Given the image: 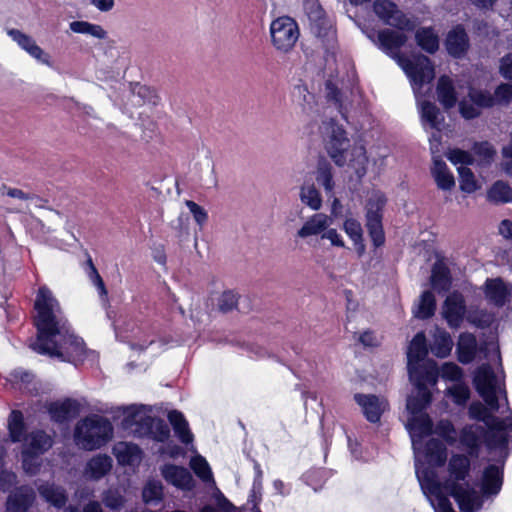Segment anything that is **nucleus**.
Wrapping results in <instances>:
<instances>
[{"label":"nucleus","instance_id":"1","mask_svg":"<svg viewBox=\"0 0 512 512\" xmlns=\"http://www.w3.org/2000/svg\"><path fill=\"white\" fill-rule=\"evenodd\" d=\"M429 429H421L419 432L418 445L412 434H410L415 458V472L422 492V475L438 488L439 496L449 503L451 495L457 502L462 512H476L481 509L484 497L494 496L499 493L502 486V472L499 467L490 465L482 476V494L475 490L467 481L470 471V460L464 455H453L448 463L449 477L444 484L438 481L434 467L442 466L447 459L446 447L437 439L431 438L425 442V438L433 431V424L428 416Z\"/></svg>","mask_w":512,"mask_h":512},{"label":"nucleus","instance_id":"2","mask_svg":"<svg viewBox=\"0 0 512 512\" xmlns=\"http://www.w3.org/2000/svg\"><path fill=\"white\" fill-rule=\"evenodd\" d=\"M34 309L37 338L30 344L34 351L73 364L95 358V352L87 350L83 340L70 330L58 300L48 287L38 289Z\"/></svg>","mask_w":512,"mask_h":512},{"label":"nucleus","instance_id":"3","mask_svg":"<svg viewBox=\"0 0 512 512\" xmlns=\"http://www.w3.org/2000/svg\"><path fill=\"white\" fill-rule=\"evenodd\" d=\"M428 348L426 337L423 332L417 333L411 340L407 350V367L409 377L417 389V394L408 397L407 412L409 414L406 428L412 434L418 445L419 432L421 429H429L428 414L426 407L431 402V392L428 386H434L438 380V367L436 362L425 360Z\"/></svg>","mask_w":512,"mask_h":512},{"label":"nucleus","instance_id":"4","mask_svg":"<svg viewBox=\"0 0 512 512\" xmlns=\"http://www.w3.org/2000/svg\"><path fill=\"white\" fill-rule=\"evenodd\" d=\"M502 378V371L495 372L490 365H482L477 370L474 384L488 408L480 402H474L469 407V415L473 419L483 421L491 430L497 432L500 442L504 444L512 433V416L501 420L490 414L500 409L501 398L507 402L502 388Z\"/></svg>","mask_w":512,"mask_h":512},{"label":"nucleus","instance_id":"5","mask_svg":"<svg viewBox=\"0 0 512 512\" xmlns=\"http://www.w3.org/2000/svg\"><path fill=\"white\" fill-rule=\"evenodd\" d=\"M367 37L387 55L396 60L410 79L414 93L429 84L435 77L434 66L431 60L424 55H417L408 59L399 54V49L406 43L407 37L403 33L390 29L381 30L375 35L364 31Z\"/></svg>","mask_w":512,"mask_h":512},{"label":"nucleus","instance_id":"6","mask_svg":"<svg viewBox=\"0 0 512 512\" xmlns=\"http://www.w3.org/2000/svg\"><path fill=\"white\" fill-rule=\"evenodd\" d=\"M326 148L336 165L350 166L358 177L365 175L368 158L366 150L361 145H355L349 149V140L344 129L331 121L327 128Z\"/></svg>","mask_w":512,"mask_h":512},{"label":"nucleus","instance_id":"7","mask_svg":"<svg viewBox=\"0 0 512 512\" xmlns=\"http://www.w3.org/2000/svg\"><path fill=\"white\" fill-rule=\"evenodd\" d=\"M121 427L128 434L150 437L164 442L170 436L168 425L151 415V409L144 405H131L123 408Z\"/></svg>","mask_w":512,"mask_h":512},{"label":"nucleus","instance_id":"8","mask_svg":"<svg viewBox=\"0 0 512 512\" xmlns=\"http://www.w3.org/2000/svg\"><path fill=\"white\" fill-rule=\"evenodd\" d=\"M113 436L111 422L100 415H90L77 422L74 428V442L84 450L92 451L105 445Z\"/></svg>","mask_w":512,"mask_h":512},{"label":"nucleus","instance_id":"9","mask_svg":"<svg viewBox=\"0 0 512 512\" xmlns=\"http://www.w3.org/2000/svg\"><path fill=\"white\" fill-rule=\"evenodd\" d=\"M9 435L13 442L23 441L22 450H29V453L41 455L52 447V439L43 431H33L23 437L24 422L23 415L19 411H12L8 420Z\"/></svg>","mask_w":512,"mask_h":512},{"label":"nucleus","instance_id":"10","mask_svg":"<svg viewBox=\"0 0 512 512\" xmlns=\"http://www.w3.org/2000/svg\"><path fill=\"white\" fill-rule=\"evenodd\" d=\"M270 34L273 46L278 51L288 52L297 42L299 30L292 18L283 16L272 21Z\"/></svg>","mask_w":512,"mask_h":512},{"label":"nucleus","instance_id":"11","mask_svg":"<svg viewBox=\"0 0 512 512\" xmlns=\"http://www.w3.org/2000/svg\"><path fill=\"white\" fill-rule=\"evenodd\" d=\"M373 11L387 25L401 30H412L415 27L414 22L391 0H375Z\"/></svg>","mask_w":512,"mask_h":512},{"label":"nucleus","instance_id":"12","mask_svg":"<svg viewBox=\"0 0 512 512\" xmlns=\"http://www.w3.org/2000/svg\"><path fill=\"white\" fill-rule=\"evenodd\" d=\"M385 197L380 193H374L367 203V228L370 237L376 247L384 243V233L381 224L380 210L385 204Z\"/></svg>","mask_w":512,"mask_h":512},{"label":"nucleus","instance_id":"13","mask_svg":"<svg viewBox=\"0 0 512 512\" xmlns=\"http://www.w3.org/2000/svg\"><path fill=\"white\" fill-rule=\"evenodd\" d=\"M9 37L29 56L35 59L38 63L48 67H54V60L52 56L42 49L30 35L18 30H8Z\"/></svg>","mask_w":512,"mask_h":512},{"label":"nucleus","instance_id":"14","mask_svg":"<svg viewBox=\"0 0 512 512\" xmlns=\"http://www.w3.org/2000/svg\"><path fill=\"white\" fill-rule=\"evenodd\" d=\"M468 98L472 104H469L465 98L459 102L460 113L466 119L477 117L481 108H489L495 105L494 96L486 90L468 87Z\"/></svg>","mask_w":512,"mask_h":512},{"label":"nucleus","instance_id":"15","mask_svg":"<svg viewBox=\"0 0 512 512\" xmlns=\"http://www.w3.org/2000/svg\"><path fill=\"white\" fill-rule=\"evenodd\" d=\"M304 7L311 32L318 38H332V23L325 16L320 4L315 0H307Z\"/></svg>","mask_w":512,"mask_h":512},{"label":"nucleus","instance_id":"16","mask_svg":"<svg viewBox=\"0 0 512 512\" xmlns=\"http://www.w3.org/2000/svg\"><path fill=\"white\" fill-rule=\"evenodd\" d=\"M354 400L371 423L379 422L382 414L389 408L388 401L382 396L359 393L354 395Z\"/></svg>","mask_w":512,"mask_h":512},{"label":"nucleus","instance_id":"17","mask_svg":"<svg viewBox=\"0 0 512 512\" xmlns=\"http://www.w3.org/2000/svg\"><path fill=\"white\" fill-rule=\"evenodd\" d=\"M441 313L451 328H458L466 315V305L462 294L453 292L448 295Z\"/></svg>","mask_w":512,"mask_h":512},{"label":"nucleus","instance_id":"18","mask_svg":"<svg viewBox=\"0 0 512 512\" xmlns=\"http://www.w3.org/2000/svg\"><path fill=\"white\" fill-rule=\"evenodd\" d=\"M333 223L331 216L325 213H315L308 217L297 230L296 237L306 240L313 236H322L323 231Z\"/></svg>","mask_w":512,"mask_h":512},{"label":"nucleus","instance_id":"19","mask_svg":"<svg viewBox=\"0 0 512 512\" xmlns=\"http://www.w3.org/2000/svg\"><path fill=\"white\" fill-rule=\"evenodd\" d=\"M445 46L451 56L455 58L463 57L469 48V40L465 30L461 26H456L450 30L446 36Z\"/></svg>","mask_w":512,"mask_h":512},{"label":"nucleus","instance_id":"20","mask_svg":"<svg viewBox=\"0 0 512 512\" xmlns=\"http://www.w3.org/2000/svg\"><path fill=\"white\" fill-rule=\"evenodd\" d=\"M456 88L462 89L463 85L457 83L456 86L453 81L445 75L439 78L436 93L438 101L444 106V108L449 109L455 106L458 100V92Z\"/></svg>","mask_w":512,"mask_h":512},{"label":"nucleus","instance_id":"21","mask_svg":"<svg viewBox=\"0 0 512 512\" xmlns=\"http://www.w3.org/2000/svg\"><path fill=\"white\" fill-rule=\"evenodd\" d=\"M161 472L168 483L181 489L192 488L193 478L186 468L170 464L165 465Z\"/></svg>","mask_w":512,"mask_h":512},{"label":"nucleus","instance_id":"22","mask_svg":"<svg viewBox=\"0 0 512 512\" xmlns=\"http://www.w3.org/2000/svg\"><path fill=\"white\" fill-rule=\"evenodd\" d=\"M112 468V458L105 454L93 456L86 464L84 477L91 480H99Z\"/></svg>","mask_w":512,"mask_h":512},{"label":"nucleus","instance_id":"23","mask_svg":"<svg viewBox=\"0 0 512 512\" xmlns=\"http://www.w3.org/2000/svg\"><path fill=\"white\" fill-rule=\"evenodd\" d=\"M422 88L423 86L420 89ZM420 94L421 90H419L418 93H415L417 99H419ZM418 102L420 105L421 117L424 128L427 129L429 127L439 132L444 120L439 109L431 102H421L420 100H418Z\"/></svg>","mask_w":512,"mask_h":512},{"label":"nucleus","instance_id":"24","mask_svg":"<svg viewBox=\"0 0 512 512\" xmlns=\"http://www.w3.org/2000/svg\"><path fill=\"white\" fill-rule=\"evenodd\" d=\"M35 494L30 487H20L8 497V512H26L34 501Z\"/></svg>","mask_w":512,"mask_h":512},{"label":"nucleus","instance_id":"25","mask_svg":"<svg viewBox=\"0 0 512 512\" xmlns=\"http://www.w3.org/2000/svg\"><path fill=\"white\" fill-rule=\"evenodd\" d=\"M482 350V348H480ZM479 351L477 340L471 333H462L457 343L458 359L461 363L468 364L472 362Z\"/></svg>","mask_w":512,"mask_h":512},{"label":"nucleus","instance_id":"26","mask_svg":"<svg viewBox=\"0 0 512 512\" xmlns=\"http://www.w3.org/2000/svg\"><path fill=\"white\" fill-rule=\"evenodd\" d=\"M510 294V288L501 279H488L485 283L486 298L497 306L503 305Z\"/></svg>","mask_w":512,"mask_h":512},{"label":"nucleus","instance_id":"27","mask_svg":"<svg viewBox=\"0 0 512 512\" xmlns=\"http://www.w3.org/2000/svg\"><path fill=\"white\" fill-rule=\"evenodd\" d=\"M113 454L122 465H134L141 460V451L136 444L118 442L113 447Z\"/></svg>","mask_w":512,"mask_h":512},{"label":"nucleus","instance_id":"28","mask_svg":"<svg viewBox=\"0 0 512 512\" xmlns=\"http://www.w3.org/2000/svg\"><path fill=\"white\" fill-rule=\"evenodd\" d=\"M415 41L417 45L429 54L438 51L440 40L438 33L432 27H420L415 32Z\"/></svg>","mask_w":512,"mask_h":512},{"label":"nucleus","instance_id":"29","mask_svg":"<svg viewBox=\"0 0 512 512\" xmlns=\"http://www.w3.org/2000/svg\"><path fill=\"white\" fill-rule=\"evenodd\" d=\"M483 436L484 429L482 426L469 425L462 429L460 434V443L471 455H473L481 444Z\"/></svg>","mask_w":512,"mask_h":512},{"label":"nucleus","instance_id":"30","mask_svg":"<svg viewBox=\"0 0 512 512\" xmlns=\"http://www.w3.org/2000/svg\"><path fill=\"white\" fill-rule=\"evenodd\" d=\"M432 338L433 340L430 344L432 354L439 358L447 357L453 347L450 334L443 329L435 328Z\"/></svg>","mask_w":512,"mask_h":512},{"label":"nucleus","instance_id":"31","mask_svg":"<svg viewBox=\"0 0 512 512\" xmlns=\"http://www.w3.org/2000/svg\"><path fill=\"white\" fill-rule=\"evenodd\" d=\"M48 411L53 420L63 422L77 414L78 403L70 399L53 402L49 405Z\"/></svg>","mask_w":512,"mask_h":512},{"label":"nucleus","instance_id":"32","mask_svg":"<svg viewBox=\"0 0 512 512\" xmlns=\"http://www.w3.org/2000/svg\"><path fill=\"white\" fill-rule=\"evenodd\" d=\"M422 485L424 489V495L433 507L435 512H455L449 506V503L444 498L439 496V490L435 487L430 480L422 475Z\"/></svg>","mask_w":512,"mask_h":512},{"label":"nucleus","instance_id":"33","mask_svg":"<svg viewBox=\"0 0 512 512\" xmlns=\"http://www.w3.org/2000/svg\"><path fill=\"white\" fill-rule=\"evenodd\" d=\"M196 165L199 168L200 180L203 181L207 187H215L217 185V177L211 153L208 149L202 150V160L197 162Z\"/></svg>","mask_w":512,"mask_h":512},{"label":"nucleus","instance_id":"34","mask_svg":"<svg viewBox=\"0 0 512 512\" xmlns=\"http://www.w3.org/2000/svg\"><path fill=\"white\" fill-rule=\"evenodd\" d=\"M168 420L172 425L175 434L180 441L184 444H190L193 441V434L189 429L188 422L183 414L177 410H172L168 413Z\"/></svg>","mask_w":512,"mask_h":512},{"label":"nucleus","instance_id":"35","mask_svg":"<svg viewBox=\"0 0 512 512\" xmlns=\"http://www.w3.org/2000/svg\"><path fill=\"white\" fill-rule=\"evenodd\" d=\"M343 230L352 240L358 255H363L365 252V244L363 242V230L361 224L353 218H347L343 223Z\"/></svg>","mask_w":512,"mask_h":512},{"label":"nucleus","instance_id":"36","mask_svg":"<svg viewBox=\"0 0 512 512\" xmlns=\"http://www.w3.org/2000/svg\"><path fill=\"white\" fill-rule=\"evenodd\" d=\"M69 28L74 33L88 35L98 40H104L108 35L107 31L101 25L93 24L88 21H72L69 24Z\"/></svg>","mask_w":512,"mask_h":512},{"label":"nucleus","instance_id":"37","mask_svg":"<svg viewBox=\"0 0 512 512\" xmlns=\"http://www.w3.org/2000/svg\"><path fill=\"white\" fill-rule=\"evenodd\" d=\"M432 174L440 189L451 190L455 186L454 177L442 160H434Z\"/></svg>","mask_w":512,"mask_h":512},{"label":"nucleus","instance_id":"38","mask_svg":"<svg viewBox=\"0 0 512 512\" xmlns=\"http://www.w3.org/2000/svg\"><path fill=\"white\" fill-rule=\"evenodd\" d=\"M487 199L497 204L512 202V188L507 182L498 180L488 190Z\"/></svg>","mask_w":512,"mask_h":512},{"label":"nucleus","instance_id":"39","mask_svg":"<svg viewBox=\"0 0 512 512\" xmlns=\"http://www.w3.org/2000/svg\"><path fill=\"white\" fill-rule=\"evenodd\" d=\"M38 491L47 502L56 507H62L66 503L67 497L61 487L53 484H44L39 486Z\"/></svg>","mask_w":512,"mask_h":512},{"label":"nucleus","instance_id":"40","mask_svg":"<svg viewBox=\"0 0 512 512\" xmlns=\"http://www.w3.org/2000/svg\"><path fill=\"white\" fill-rule=\"evenodd\" d=\"M38 491L47 502L56 507H62L66 503L67 497L61 487L53 484H44L39 486Z\"/></svg>","mask_w":512,"mask_h":512},{"label":"nucleus","instance_id":"41","mask_svg":"<svg viewBox=\"0 0 512 512\" xmlns=\"http://www.w3.org/2000/svg\"><path fill=\"white\" fill-rule=\"evenodd\" d=\"M326 95L329 100L334 102L342 117L346 119L351 105L348 97L343 95L331 81L326 83Z\"/></svg>","mask_w":512,"mask_h":512},{"label":"nucleus","instance_id":"42","mask_svg":"<svg viewBox=\"0 0 512 512\" xmlns=\"http://www.w3.org/2000/svg\"><path fill=\"white\" fill-rule=\"evenodd\" d=\"M299 196L301 202L314 211H318L322 207L320 193L312 184L303 185Z\"/></svg>","mask_w":512,"mask_h":512},{"label":"nucleus","instance_id":"43","mask_svg":"<svg viewBox=\"0 0 512 512\" xmlns=\"http://www.w3.org/2000/svg\"><path fill=\"white\" fill-rule=\"evenodd\" d=\"M435 311V297L430 291L422 293L419 303L414 310V315L420 319H427L434 314Z\"/></svg>","mask_w":512,"mask_h":512},{"label":"nucleus","instance_id":"44","mask_svg":"<svg viewBox=\"0 0 512 512\" xmlns=\"http://www.w3.org/2000/svg\"><path fill=\"white\" fill-rule=\"evenodd\" d=\"M459 173L460 189L465 193H473L480 188L478 181L476 180L471 169L465 166H459L457 168Z\"/></svg>","mask_w":512,"mask_h":512},{"label":"nucleus","instance_id":"45","mask_svg":"<svg viewBox=\"0 0 512 512\" xmlns=\"http://www.w3.org/2000/svg\"><path fill=\"white\" fill-rule=\"evenodd\" d=\"M431 285L437 291L447 290L450 280L447 270L441 265H435L431 274Z\"/></svg>","mask_w":512,"mask_h":512},{"label":"nucleus","instance_id":"46","mask_svg":"<svg viewBox=\"0 0 512 512\" xmlns=\"http://www.w3.org/2000/svg\"><path fill=\"white\" fill-rule=\"evenodd\" d=\"M190 467L194 473L203 481L208 482L212 480V472L210 466L206 459L201 455H196L190 460Z\"/></svg>","mask_w":512,"mask_h":512},{"label":"nucleus","instance_id":"47","mask_svg":"<svg viewBox=\"0 0 512 512\" xmlns=\"http://www.w3.org/2000/svg\"><path fill=\"white\" fill-rule=\"evenodd\" d=\"M316 180L328 195L333 194L335 183L333 181L332 169L329 165L323 164L319 166Z\"/></svg>","mask_w":512,"mask_h":512},{"label":"nucleus","instance_id":"48","mask_svg":"<svg viewBox=\"0 0 512 512\" xmlns=\"http://www.w3.org/2000/svg\"><path fill=\"white\" fill-rule=\"evenodd\" d=\"M143 500L150 503H157L162 499L163 487L161 482L156 480H150L147 482L143 489Z\"/></svg>","mask_w":512,"mask_h":512},{"label":"nucleus","instance_id":"49","mask_svg":"<svg viewBox=\"0 0 512 512\" xmlns=\"http://www.w3.org/2000/svg\"><path fill=\"white\" fill-rule=\"evenodd\" d=\"M447 395L452 397L456 404L463 405L469 399L470 391L468 386L460 381L447 388Z\"/></svg>","mask_w":512,"mask_h":512},{"label":"nucleus","instance_id":"50","mask_svg":"<svg viewBox=\"0 0 512 512\" xmlns=\"http://www.w3.org/2000/svg\"><path fill=\"white\" fill-rule=\"evenodd\" d=\"M42 460L40 455L29 453V450H22V466L29 475H36L39 472Z\"/></svg>","mask_w":512,"mask_h":512},{"label":"nucleus","instance_id":"51","mask_svg":"<svg viewBox=\"0 0 512 512\" xmlns=\"http://www.w3.org/2000/svg\"><path fill=\"white\" fill-rule=\"evenodd\" d=\"M439 375L445 380L458 383L462 379V370L455 363L447 362L442 365L440 370L438 369Z\"/></svg>","mask_w":512,"mask_h":512},{"label":"nucleus","instance_id":"52","mask_svg":"<svg viewBox=\"0 0 512 512\" xmlns=\"http://www.w3.org/2000/svg\"><path fill=\"white\" fill-rule=\"evenodd\" d=\"M185 204L192 214L194 221L199 226L200 230H202L208 221L207 211L202 206L191 200H187Z\"/></svg>","mask_w":512,"mask_h":512},{"label":"nucleus","instance_id":"53","mask_svg":"<svg viewBox=\"0 0 512 512\" xmlns=\"http://www.w3.org/2000/svg\"><path fill=\"white\" fill-rule=\"evenodd\" d=\"M435 432L443 437L448 443L456 442V431L452 423L448 420H441L435 428Z\"/></svg>","mask_w":512,"mask_h":512},{"label":"nucleus","instance_id":"54","mask_svg":"<svg viewBox=\"0 0 512 512\" xmlns=\"http://www.w3.org/2000/svg\"><path fill=\"white\" fill-rule=\"evenodd\" d=\"M447 158L454 164L459 166H465L470 165L473 163V156L463 150L460 149H451L447 153Z\"/></svg>","mask_w":512,"mask_h":512},{"label":"nucleus","instance_id":"55","mask_svg":"<svg viewBox=\"0 0 512 512\" xmlns=\"http://www.w3.org/2000/svg\"><path fill=\"white\" fill-rule=\"evenodd\" d=\"M237 301L238 297L234 292L226 291L218 298V308L222 312H229L236 307Z\"/></svg>","mask_w":512,"mask_h":512},{"label":"nucleus","instance_id":"56","mask_svg":"<svg viewBox=\"0 0 512 512\" xmlns=\"http://www.w3.org/2000/svg\"><path fill=\"white\" fill-rule=\"evenodd\" d=\"M103 503L112 510H119L124 503L122 495L116 490H108L103 495Z\"/></svg>","mask_w":512,"mask_h":512},{"label":"nucleus","instance_id":"57","mask_svg":"<svg viewBox=\"0 0 512 512\" xmlns=\"http://www.w3.org/2000/svg\"><path fill=\"white\" fill-rule=\"evenodd\" d=\"M294 100L305 108V105H310L313 101V95L309 93L305 85H296L292 92Z\"/></svg>","mask_w":512,"mask_h":512},{"label":"nucleus","instance_id":"58","mask_svg":"<svg viewBox=\"0 0 512 512\" xmlns=\"http://www.w3.org/2000/svg\"><path fill=\"white\" fill-rule=\"evenodd\" d=\"M495 105L508 104L512 100V85L503 83L499 85L494 93Z\"/></svg>","mask_w":512,"mask_h":512},{"label":"nucleus","instance_id":"59","mask_svg":"<svg viewBox=\"0 0 512 512\" xmlns=\"http://www.w3.org/2000/svg\"><path fill=\"white\" fill-rule=\"evenodd\" d=\"M475 153L482 159L483 162L490 163L493 160L496 151L491 144L484 142L475 146Z\"/></svg>","mask_w":512,"mask_h":512},{"label":"nucleus","instance_id":"60","mask_svg":"<svg viewBox=\"0 0 512 512\" xmlns=\"http://www.w3.org/2000/svg\"><path fill=\"white\" fill-rule=\"evenodd\" d=\"M321 239L328 240L332 246L339 247V248L345 247V242H344L342 236L334 228H330V227L326 228L322 233Z\"/></svg>","mask_w":512,"mask_h":512},{"label":"nucleus","instance_id":"61","mask_svg":"<svg viewBox=\"0 0 512 512\" xmlns=\"http://www.w3.org/2000/svg\"><path fill=\"white\" fill-rule=\"evenodd\" d=\"M88 276H89L91 282L97 287L99 294L101 296H106L107 290L105 288L104 282H103L101 276L99 275L98 271L96 270L95 266L91 262V260H89Z\"/></svg>","mask_w":512,"mask_h":512},{"label":"nucleus","instance_id":"62","mask_svg":"<svg viewBox=\"0 0 512 512\" xmlns=\"http://www.w3.org/2000/svg\"><path fill=\"white\" fill-rule=\"evenodd\" d=\"M60 213L58 211H55L53 209L47 208L45 209L42 219L40 220V223L42 227H45V222L48 224L47 230L50 231L53 226L57 225L60 221Z\"/></svg>","mask_w":512,"mask_h":512},{"label":"nucleus","instance_id":"63","mask_svg":"<svg viewBox=\"0 0 512 512\" xmlns=\"http://www.w3.org/2000/svg\"><path fill=\"white\" fill-rule=\"evenodd\" d=\"M499 72L504 78L512 81V53L501 58Z\"/></svg>","mask_w":512,"mask_h":512},{"label":"nucleus","instance_id":"64","mask_svg":"<svg viewBox=\"0 0 512 512\" xmlns=\"http://www.w3.org/2000/svg\"><path fill=\"white\" fill-rule=\"evenodd\" d=\"M503 161L501 163L502 170L512 177V150L510 148H502Z\"/></svg>","mask_w":512,"mask_h":512}]
</instances>
